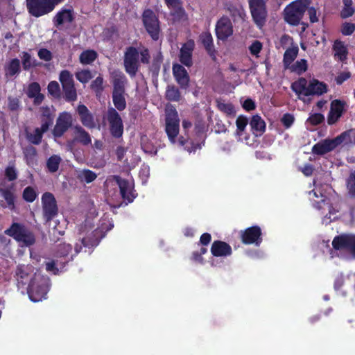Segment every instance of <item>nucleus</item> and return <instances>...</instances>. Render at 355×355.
Segmentation results:
<instances>
[{
	"label": "nucleus",
	"instance_id": "15",
	"mask_svg": "<svg viewBox=\"0 0 355 355\" xmlns=\"http://www.w3.org/2000/svg\"><path fill=\"white\" fill-rule=\"evenodd\" d=\"M114 179L120 189V193L123 199L128 202H132L136 197L132 182L123 180L118 176H115Z\"/></svg>",
	"mask_w": 355,
	"mask_h": 355
},
{
	"label": "nucleus",
	"instance_id": "25",
	"mask_svg": "<svg viewBox=\"0 0 355 355\" xmlns=\"http://www.w3.org/2000/svg\"><path fill=\"white\" fill-rule=\"evenodd\" d=\"M248 120L243 116H239L236 121V130L235 135L238 141L249 144L250 137L245 132V128L248 125Z\"/></svg>",
	"mask_w": 355,
	"mask_h": 355
},
{
	"label": "nucleus",
	"instance_id": "59",
	"mask_svg": "<svg viewBox=\"0 0 355 355\" xmlns=\"http://www.w3.org/2000/svg\"><path fill=\"white\" fill-rule=\"evenodd\" d=\"M38 56L40 59L45 61H49L51 60L52 55L51 51L46 49H41L38 51Z\"/></svg>",
	"mask_w": 355,
	"mask_h": 355
},
{
	"label": "nucleus",
	"instance_id": "49",
	"mask_svg": "<svg viewBox=\"0 0 355 355\" xmlns=\"http://www.w3.org/2000/svg\"><path fill=\"white\" fill-rule=\"evenodd\" d=\"M0 193L1 196L6 201L7 205L11 208H14V194L11 191L7 190H1L0 191Z\"/></svg>",
	"mask_w": 355,
	"mask_h": 355
},
{
	"label": "nucleus",
	"instance_id": "50",
	"mask_svg": "<svg viewBox=\"0 0 355 355\" xmlns=\"http://www.w3.org/2000/svg\"><path fill=\"white\" fill-rule=\"evenodd\" d=\"M36 196L37 193L33 188L28 187L24 189L23 197L26 201L32 202L35 200Z\"/></svg>",
	"mask_w": 355,
	"mask_h": 355
},
{
	"label": "nucleus",
	"instance_id": "6",
	"mask_svg": "<svg viewBox=\"0 0 355 355\" xmlns=\"http://www.w3.org/2000/svg\"><path fill=\"white\" fill-rule=\"evenodd\" d=\"M166 132L170 141L175 144L179 132V119L176 110L172 105L166 108Z\"/></svg>",
	"mask_w": 355,
	"mask_h": 355
},
{
	"label": "nucleus",
	"instance_id": "35",
	"mask_svg": "<svg viewBox=\"0 0 355 355\" xmlns=\"http://www.w3.org/2000/svg\"><path fill=\"white\" fill-rule=\"evenodd\" d=\"M286 69L297 74H302L307 69V61L305 59H301L293 64L292 63Z\"/></svg>",
	"mask_w": 355,
	"mask_h": 355
},
{
	"label": "nucleus",
	"instance_id": "17",
	"mask_svg": "<svg viewBox=\"0 0 355 355\" xmlns=\"http://www.w3.org/2000/svg\"><path fill=\"white\" fill-rule=\"evenodd\" d=\"M72 125V116L66 112L61 113L56 121L53 129V135L56 137H61Z\"/></svg>",
	"mask_w": 355,
	"mask_h": 355
},
{
	"label": "nucleus",
	"instance_id": "19",
	"mask_svg": "<svg viewBox=\"0 0 355 355\" xmlns=\"http://www.w3.org/2000/svg\"><path fill=\"white\" fill-rule=\"evenodd\" d=\"M73 137L72 140L67 141V147L69 150H73V144L76 142L83 145H88L92 142L89 135L80 126H75L73 128Z\"/></svg>",
	"mask_w": 355,
	"mask_h": 355
},
{
	"label": "nucleus",
	"instance_id": "45",
	"mask_svg": "<svg viewBox=\"0 0 355 355\" xmlns=\"http://www.w3.org/2000/svg\"><path fill=\"white\" fill-rule=\"evenodd\" d=\"M76 78L83 83H87L93 77L92 72L89 70H81L76 73Z\"/></svg>",
	"mask_w": 355,
	"mask_h": 355
},
{
	"label": "nucleus",
	"instance_id": "42",
	"mask_svg": "<svg viewBox=\"0 0 355 355\" xmlns=\"http://www.w3.org/2000/svg\"><path fill=\"white\" fill-rule=\"evenodd\" d=\"M29 270H31V267L28 266H20L17 268V275L19 278V283L26 284V279L28 276V272Z\"/></svg>",
	"mask_w": 355,
	"mask_h": 355
},
{
	"label": "nucleus",
	"instance_id": "57",
	"mask_svg": "<svg viewBox=\"0 0 355 355\" xmlns=\"http://www.w3.org/2000/svg\"><path fill=\"white\" fill-rule=\"evenodd\" d=\"M355 30V25L352 23H345L342 28V33L345 35H350Z\"/></svg>",
	"mask_w": 355,
	"mask_h": 355
},
{
	"label": "nucleus",
	"instance_id": "3",
	"mask_svg": "<svg viewBox=\"0 0 355 355\" xmlns=\"http://www.w3.org/2000/svg\"><path fill=\"white\" fill-rule=\"evenodd\" d=\"M49 288V279L35 273L28 289L29 298L34 302L42 301L46 298Z\"/></svg>",
	"mask_w": 355,
	"mask_h": 355
},
{
	"label": "nucleus",
	"instance_id": "43",
	"mask_svg": "<svg viewBox=\"0 0 355 355\" xmlns=\"http://www.w3.org/2000/svg\"><path fill=\"white\" fill-rule=\"evenodd\" d=\"M60 81L62 85V87H69L73 84L72 76L68 71H62L60 73Z\"/></svg>",
	"mask_w": 355,
	"mask_h": 355
},
{
	"label": "nucleus",
	"instance_id": "55",
	"mask_svg": "<svg viewBox=\"0 0 355 355\" xmlns=\"http://www.w3.org/2000/svg\"><path fill=\"white\" fill-rule=\"evenodd\" d=\"M347 189L351 195L355 196V172L351 173L347 180Z\"/></svg>",
	"mask_w": 355,
	"mask_h": 355
},
{
	"label": "nucleus",
	"instance_id": "20",
	"mask_svg": "<svg viewBox=\"0 0 355 355\" xmlns=\"http://www.w3.org/2000/svg\"><path fill=\"white\" fill-rule=\"evenodd\" d=\"M216 33L218 39L225 40L233 33L232 24L227 17H222L216 26Z\"/></svg>",
	"mask_w": 355,
	"mask_h": 355
},
{
	"label": "nucleus",
	"instance_id": "21",
	"mask_svg": "<svg viewBox=\"0 0 355 355\" xmlns=\"http://www.w3.org/2000/svg\"><path fill=\"white\" fill-rule=\"evenodd\" d=\"M44 216L47 220L51 219L57 213L55 200L51 193H45L42 198Z\"/></svg>",
	"mask_w": 355,
	"mask_h": 355
},
{
	"label": "nucleus",
	"instance_id": "37",
	"mask_svg": "<svg viewBox=\"0 0 355 355\" xmlns=\"http://www.w3.org/2000/svg\"><path fill=\"white\" fill-rule=\"evenodd\" d=\"M250 124L252 129L257 132V135L261 134L265 129V123L258 115H255L252 118Z\"/></svg>",
	"mask_w": 355,
	"mask_h": 355
},
{
	"label": "nucleus",
	"instance_id": "1",
	"mask_svg": "<svg viewBox=\"0 0 355 355\" xmlns=\"http://www.w3.org/2000/svg\"><path fill=\"white\" fill-rule=\"evenodd\" d=\"M331 190V188L329 185H321L315 182V188L309 193V198L315 209L328 210V214H326L322 219V223L324 224H328L335 220L339 209L338 204H329V199L327 194Z\"/></svg>",
	"mask_w": 355,
	"mask_h": 355
},
{
	"label": "nucleus",
	"instance_id": "11",
	"mask_svg": "<svg viewBox=\"0 0 355 355\" xmlns=\"http://www.w3.org/2000/svg\"><path fill=\"white\" fill-rule=\"evenodd\" d=\"M26 7L28 12L35 17L45 15L54 10L49 0H26Z\"/></svg>",
	"mask_w": 355,
	"mask_h": 355
},
{
	"label": "nucleus",
	"instance_id": "64",
	"mask_svg": "<svg viewBox=\"0 0 355 355\" xmlns=\"http://www.w3.org/2000/svg\"><path fill=\"white\" fill-rule=\"evenodd\" d=\"M211 236L208 233H204L201 236L200 239V242L202 245H206L209 243L211 241Z\"/></svg>",
	"mask_w": 355,
	"mask_h": 355
},
{
	"label": "nucleus",
	"instance_id": "27",
	"mask_svg": "<svg viewBox=\"0 0 355 355\" xmlns=\"http://www.w3.org/2000/svg\"><path fill=\"white\" fill-rule=\"evenodd\" d=\"M211 252L214 257H227L232 253L231 246L225 242L215 241L211 247Z\"/></svg>",
	"mask_w": 355,
	"mask_h": 355
},
{
	"label": "nucleus",
	"instance_id": "41",
	"mask_svg": "<svg viewBox=\"0 0 355 355\" xmlns=\"http://www.w3.org/2000/svg\"><path fill=\"white\" fill-rule=\"evenodd\" d=\"M21 60L23 68L25 70H28L36 65V60L27 52L22 53Z\"/></svg>",
	"mask_w": 355,
	"mask_h": 355
},
{
	"label": "nucleus",
	"instance_id": "33",
	"mask_svg": "<svg viewBox=\"0 0 355 355\" xmlns=\"http://www.w3.org/2000/svg\"><path fill=\"white\" fill-rule=\"evenodd\" d=\"M27 94L30 98H34L36 103H40L43 100V95L40 93V87L37 83H33L29 85Z\"/></svg>",
	"mask_w": 355,
	"mask_h": 355
},
{
	"label": "nucleus",
	"instance_id": "24",
	"mask_svg": "<svg viewBox=\"0 0 355 355\" xmlns=\"http://www.w3.org/2000/svg\"><path fill=\"white\" fill-rule=\"evenodd\" d=\"M74 13L71 8H62L59 10L53 18V23L55 26L69 24L73 21Z\"/></svg>",
	"mask_w": 355,
	"mask_h": 355
},
{
	"label": "nucleus",
	"instance_id": "26",
	"mask_svg": "<svg viewBox=\"0 0 355 355\" xmlns=\"http://www.w3.org/2000/svg\"><path fill=\"white\" fill-rule=\"evenodd\" d=\"M195 46L193 40H189L180 49V60L187 67L192 65V53Z\"/></svg>",
	"mask_w": 355,
	"mask_h": 355
},
{
	"label": "nucleus",
	"instance_id": "46",
	"mask_svg": "<svg viewBox=\"0 0 355 355\" xmlns=\"http://www.w3.org/2000/svg\"><path fill=\"white\" fill-rule=\"evenodd\" d=\"M343 2L345 6L342 11V17L346 18L352 16L354 12V10L352 6V0H343Z\"/></svg>",
	"mask_w": 355,
	"mask_h": 355
},
{
	"label": "nucleus",
	"instance_id": "40",
	"mask_svg": "<svg viewBox=\"0 0 355 355\" xmlns=\"http://www.w3.org/2000/svg\"><path fill=\"white\" fill-rule=\"evenodd\" d=\"M200 40H201L202 43L203 44L204 46L205 47V49H207V51H208V53L211 55H213V53H212L213 40H212L211 35L209 33H203L200 35Z\"/></svg>",
	"mask_w": 355,
	"mask_h": 355
},
{
	"label": "nucleus",
	"instance_id": "7",
	"mask_svg": "<svg viewBox=\"0 0 355 355\" xmlns=\"http://www.w3.org/2000/svg\"><path fill=\"white\" fill-rule=\"evenodd\" d=\"M5 233L13 237L20 244L24 245H32L35 241L33 235L23 226L17 223H14L10 228L5 231Z\"/></svg>",
	"mask_w": 355,
	"mask_h": 355
},
{
	"label": "nucleus",
	"instance_id": "13",
	"mask_svg": "<svg viewBox=\"0 0 355 355\" xmlns=\"http://www.w3.org/2000/svg\"><path fill=\"white\" fill-rule=\"evenodd\" d=\"M107 119L112 135L115 137H120L123 132V125L119 113L111 107L107 111Z\"/></svg>",
	"mask_w": 355,
	"mask_h": 355
},
{
	"label": "nucleus",
	"instance_id": "48",
	"mask_svg": "<svg viewBox=\"0 0 355 355\" xmlns=\"http://www.w3.org/2000/svg\"><path fill=\"white\" fill-rule=\"evenodd\" d=\"M63 90L64 92V94L66 98L68 101H75L77 97L76 90L74 87V85H71L69 87H64Z\"/></svg>",
	"mask_w": 355,
	"mask_h": 355
},
{
	"label": "nucleus",
	"instance_id": "32",
	"mask_svg": "<svg viewBox=\"0 0 355 355\" xmlns=\"http://www.w3.org/2000/svg\"><path fill=\"white\" fill-rule=\"evenodd\" d=\"M217 107L218 110L228 116H234L236 114L234 106L225 100H218Z\"/></svg>",
	"mask_w": 355,
	"mask_h": 355
},
{
	"label": "nucleus",
	"instance_id": "10",
	"mask_svg": "<svg viewBox=\"0 0 355 355\" xmlns=\"http://www.w3.org/2000/svg\"><path fill=\"white\" fill-rule=\"evenodd\" d=\"M335 250L340 252H350L355 256V235L342 234L332 241Z\"/></svg>",
	"mask_w": 355,
	"mask_h": 355
},
{
	"label": "nucleus",
	"instance_id": "38",
	"mask_svg": "<svg viewBox=\"0 0 355 355\" xmlns=\"http://www.w3.org/2000/svg\"><path fill=\"white\" fill-rule=\"evenodd\" d=\"M20 70V62L18 59H12L6 67V75L15 76Z\"/></svg>",
	"mask_w": 355,
	"mask_h": 355
},
{
	"label": "nucleus",
	"instance_id": "14",
	"mask_svg": "<svg viewBox=\"0 0 355 355\" xmlns=\"http://www.w3.org/2000/svg\"><path fill=\"white\" fill-rule=\"evenodd\" d=\"M139 51L133 47L127 49L124 58V66L126 72L134 76L138 69Z\"/></svg>",
	"mask_w": 355,
	"mask_h": 355
},
{
	"label": "nucleus",
	"instance_id": "54",
	"mask_svg": "<svg viewBox=\"0 0 355 355\" xmlns=\"http://www.w3.org/2000/svg\"><path fill=\"white\" fill-rule=\"evenodd\" d=\"M207 252V249L205 248H200L199 250H196L192 254V259L193 261L200 263L201 264L204 263V259L202 258V255Z\"/></svg>",
	"mask_w": 355,
	"mask_h": 355
},
{
	"label": "nucleus",
	"instance_id": "53",
	"mask_svg": "<svg viewBox=\"0 0 355 355\" xmlns=\"http://www.w3.org/2000/svg\"><path fill=\"white\" fill-rule=\"evenodd\" d=\"M262 44L257 40L254 41L250 46H249V50L250 53L252 55H254L256 57L259 56V53H260L261 50L262 49Z\"/></svg>",
	"mask_w": 355,
	"mask_h": 355
},
{
	"label": "nucleus",
	"instance_id": "22",
	"mask_svg": "<svg viewBox=\"0 0 355 355\" xmlns=\"http://www.w3.org/2000/svg\"><path fill=\"white\" fill-rule=\"evenodd\" d=\"M165 3L171 10L173 21H182L187 19V15L182 7L180 0H165Z\"/></svg>",
	"mask_w": 355,
	"mask_h": 355
},
{
	"label": "nucleus",
	"instance_id": "58",
	"mask_svg": "<svg viewBox=\"0 0 355 355\" xmlns=\"http://www.w3.org/2000/svg\"><path fill=\"white\" fill-rule=\"evenodd\" d=\"M48 91L51 95H58L60 91L59 84L55 81L51 82L48 85Z\"/></svg>",
	"mask_w": 355,
	"mask_h": 355
},
{
	"label": "nucleus",
	"instance_id": "62",
	"mask_svg": "<svg viewBox=\"0 0 355 355\" xmlns=\"http://www.w3.org/2000/svg\"><path fill=\"white\" fill-rule=\"evenodd\" d=\"M323 115H322L321 114H315L311 115L309 118V121L313 125H317L323 121Z\"/></svg>",
	"mask_w": 355,
	"mask_h": 355
},
{
	"label": "nucleus",
	"instance_id": "29",
	"mask_svg": "<svg viewBox=\"0 0 355 355\" xmlns=\"http://www.w3.org/2000/svg\"><path fill=\"white\" fill-rule=\"evenodd\" d=\"M78 112L80 116V120L83 124L89 128H93L96 126V123L92 115L89 112L86 106L80 105L78 107Z\"/></svg>",
	"mask_w": 355,
	"mask_h": 355
},
{
	"label": "nucleus",
	"instance_id": "60",
	"mask_svg": "<svg viewBox=\"0 0 355 355\" xmlns=\"http://www.w3.org/2000/svg\"><path fill=\"white\" fill-rule=\"evenodd\" d=\"M6 176L10 180H14L17 178V171L12 166H8L6 169Z\"/></svg>",
	"mask_w": 355,
	"mask_h": 355
},
{
	"label": "nucleus",
	"instance_id": "44",
	"mask_svg": "<svg viewBox=\"0 0 355 355\" xmlns=\"http://www.w3.org/2000/svg\"><path fill=\"white\" fill-rule=\"evenodd\" d=\"M61 158L58 155L51 156L47 162V167L51 172H55L58 169Z\"/></svg>",
	"mask_w": 355,
	"mask_h": 355
},
{
	"label": "nucleus",
	"instance_id": "8",
	"mask_svg": "<svg viewBox=\"0 0 355 355\" xmlns=\"http://www.w3.org/2000/svg\"><path fill=\"white\" fill-rule=\"evenodd\" d=\"M53 119L51 110L47 107L43 108L42 127L41 128H36L33 133H29L28 135V140L34 144H38L41 141L42 134L52 124Z\"/></svg>",
	"mask_w": 355,
	"mask_h": 355
},
{
	"label": "nucleus",
	"instance_id": "61",
	"mask_svg": "<svg viewBox=\"0 0 355 355\" xmlns=\"http://www.w3.org/2000/svg\"><path fill=\"white\" fill-rule=\"evenodd\" d=\"M58 263L55 261H49L46 263V270L48 272H51L53 273L54 275H56L58 273L59 269L57 267Z\"/></svg>",
	"mask_w": 355,
	"mask_h": 355
},
{
	"label": "nucleus",
	"instance_id": "56",
	"mask_svg": "<svg viewBox=\"0 0 355 355\" xmlns=\"http://www.w3.org/2000/svg\"><path fill=\"white\" fill-rule=\"evenodd\" d=\"M139 177L143 182H146L150 175V168L147 165H142L139 171Z\"/></svg>",
	"mask_w": 355,
	"mask_h": 355
},
{
	"label": "nucleus",
	"instance_id": "36",
	"mask_svg": "<svg viewBox=\"0 0 355 355\" xmlns=\"http://www.w3.org/2000/svg\"><path fill=\"white\" fill-rule=\"evenodd\" d=\"M77 176L78 179L86 183H90L93 182L96 178V174L88 169L80 170L77 172Z\"/></svg>",
	"mask_w": 355,
	"mask_h": 355
},
{
	"label": "nucleus",
	"instance_id": "5",
	"mask_svg": "<svg viewBox=\"0 0 355 355\" xmlns=\"http://www.w3.org/2000/svg\"><path fill=\"white\" fill-rule=\"evenodd\" d=\"M114 84L113 103L119 110L125 108L126 103L123 96L124 85L126 82L124 75L120 71H114L112 73Z\"/></svg>",
	"mask_w": 355,
	"mask_h": 355
},
{
	"label": "nucleus",
	"instance_id": "52",
	"mask_svg": "<svg viewBox=\"0 0 355 355\" xmlns=\"http://www.w3.org/2000/svg\"><path fill=\"white\" fill-rule=\"evenodd\" d=\"M71 251V247L69 244L61 243L58 245L57 255L59 257H66Z\"/></svg>",
	"mask_w": 355,
	"mask_h": 355
},
{
	"label": "nucleus",
	"instance_id": "23",
	"mask_svg": "<svg viewBox=\"0 0 355 355\" xmlns=\"http://www.w3.org/2000/svg\"><path fill=\"white\" fill-rule=\"evenodd\" d=\"M337 137L331 139H324L313 146L312 152L317 155H324L336 148L338 145Z\"/></svg>",
	"mask_w": 355,
	"mask_h": 355
},
{
	"label": "nucleus",
	"instance_id": "34",
	"mask_svg": "<svg viewBox=\"0 0 355 355\" xmlns=\"http://www.w3.org/2000/svg\"><path fill=\"white\" fill-rule=\"evenodd\" d=\"M333 50L335 57L340 60H343L346 58L347 50L343 42L338 40L336 41L333 46Z\"/></svg>",
	"mask_w": 355,
	"mask_h": 355
},
{
	"label": "nucleus",
	"instance_id": "2",
	"mask_svg": "<svg viewBox=\"0 0 355 355\" xmlns=\"http://www.w3.org/2000/svg\"><path fill=\"white\" fill-rule=\"evenodd\" d=\"M291 88L298 98L304 102L310 101L311 96H321L328 92V86L323 82L313 79L308 83L304 78L294 82Z\"/></svg>",
	"mask_w": 355,
	"mask_h": 355
},
{
	"label": "nucleus",
	"instance_id": "63",
	"mask_svg": "<svg viewBox=\"0 0 355 355\" xmlns=\"http://www.w3.org/2000/svg\"><path fill=\"white\" fill-rule=\"evenodd\" d=\"M294 121V117L289 114H284L282 119V122L286 126V128H289L293 124Z\"/></svg>",
	"mask_w": 355,
	"mask_h": 355
},
{
	"label": "nucleus",
	"instance_id": "51",
	"mask_svg": "<svg viewBox=\"0 0 355 355\" xmlns=\"http://www.w3.org/2000/svg\"><path fill=\"white\" fill-rule=\"evenodd\" d=\"M91 88L96 93H101L103 89V78L98 76L91 84Z\"/></svg>",
	"mask_w": 355,
	"mask_h": 355
},
{
	"label": "nucleus",
	"instance_id": "39",
	"mask_svg": "<svg viewBox=\"0 0 355 355\" xmlns=\"http://www.w3.org/2000/svg\"><path fill=\"white\" fill-rule=\"evenodd\" d=\"M96 53L92 50L83 51L80 55V61L83 64H88L96 58Z\"/></svg>",
	"mask_w": 355,
	"mask_h": 355
},
{
	"label": "nucleus",
	"instance_id": "31",
	"mask_svg": "<svg viewBox=\"0 0 355 355\" xmlns=\"http://www.w3.org/2000/svg\"><path fill=\"white\" fill-rule=\"evenodd\" d=\"M298 47L297 45L292 46L288 48L284 53V64L285 68L289 67L293 63L295 58L298 54Z\"/></svg>",
	"mask_w": 355,
	"mask_h": 355
},
{
	"label": "nucleus",
	"instance_id": "18",
	"mask_svg": "<svg viewBox=\"0 0 355 355\" xmlns=\"http://www.w3.org/2000/svg\"><path fill=\"white\" fill-rule=\"evenodd\" d=\"M261 230L258 226L247 228L241 234L242 241L245 244L259 245L262 241Z\"/></svg>",
	"mask_w": 355,
	"mask_h": 355
},
{
	"label": "nucleus",
	"instance_id": "28",
	"mask_svg": "<svg viewBox=\"0 0 355 355\" xmlns=\"http://www.w3.org/2000/svg\"><path fill=\"white\" fill-rule=\"evenodd\" d=\"M173 73L177 83L182 87H187L189 82V76L184 67L175 63L173 65Z\"/></svg>",
	"mask_w": 355,
	"mask_h": 355
},
{
	"label": "nucleus",
	"instance_id": "12",
	"mask_svg": "<svg viewBox=\"0 0 355 355\" xmlns=\"http://www.w3.org/2000/svg\"><path fill=\"white\" fill-rule=\"evenodd\" d=\"M144 25L154 40L159 38V23L155 14L150 10H146L143 13Z\"/></svg>",
	"mask_w": 355,
	"mask_h": 355
},
{
	"label": "nucleus",
	"instance_id": "30",
	"mask_svg": "<svg viewBox=\"0 0 355 355\" xmlns=\"http://www.w3.org/2000/svg\"><path fill=\"white\" fill-rule=\"evenodd\" d=\"M338 145H355V129L347 130L337 137Z\"/></svg>",
	"mask_w": 355,
	"mask_h": 355
},
{
	"label": "nucleus",
	"instance_id": "47",
	"mask_svg": "<svg viewBox=\"0 0 355 355\" xmlns=\"http://www.w3.org/2000/svg\"><path fill=\"white\" fill-rule=\"evenodd\" d=\"M166 96L168 100L173 101H178L180 97L178 89L174 87H168Z\"/></svg>",
	"mask_w": 355,
	"mask_h": 355
},
{
	"label": "nucleus",
	"instance_id": "9",
	"mask_svg": "<svg viewBox=\"0 0 355 355\" xmlns=\"http://www.w3.org/2000/svg\"><path fill=\"white\" fill-rule=\"evenodd\" d=\"M250 12L254 23L261 28L266 22L267 10L263 0H248Z\"/></svg>",
	"mask_w": 355,
	"mask_h": 355
},
{
	"label": "nucleus",
	"instance_id": "16",
	"mask_svg": "<svg viewBox=\"0 0 355 355\" xmlns=\"http://www.w3.org/2000/svg\"><path fill=\"white\" fill-rule=\"evenodd\" d=\"M345 105L343 101L336 99L331 101L327 116L328 124L333 125L339 120L345 111Z\"/></svg>",
	"mask_w": 355,
	"mask_h": 355
},
{
	"label": "nucleus",
	"instance_id": "4",
	"mask_svg": "<svg viewBox=\"0 0 355 355\" xmlns=\"http://www.w3.org/2000/svg\"><path fill=\"white\" fill-rule=\"evenodd\" d=\"M309 4V0H297L290 3L284 10L285 21L291 25L298 24Z\"/></svg>",
	"mask_w": 355,
	"mask_h": 355
}]
</instances>
